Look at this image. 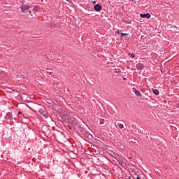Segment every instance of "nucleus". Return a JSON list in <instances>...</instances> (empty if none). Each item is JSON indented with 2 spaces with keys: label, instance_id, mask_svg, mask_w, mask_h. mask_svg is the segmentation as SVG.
I'll use <instances>...</instances> for the list:
<instances>
[{
  "label": "nucleus",
  "instance_id": "1",
  "mask_svg": "<svg viewBox=\"0 0 179 179\" xmlns=\"http://www.w3.org/2000/svg\"><path fill=\"white\" fill-rule=\"evenodd\" d=\"M20 8H21V12H22V13H27L29 9H30V6L22 4L21 5Z\"/></svg>",
  "mask_w": 179,
  "mask_h": 179
},
{
  "label": "nucleus",
  "instance_id": "2",
  "mask_svg": "<svg viewBox=\"0 0 179 179\" xmlns=\"http://www.w3.org/2000/svg\"><path fill=\"white\" fill-rule=\"evenodd\" d=\"M39 114L43 115L44 118H48V113H47V110H45L44 108L39 109Z\"/></svg>",
  "mask_w": 179,
  "mask_h": 179
},
{
  "label": "nucleus",
  "instance_id": "3",
  "mask_svg": "<svg viewBox=\"0 0 179 179\" xmlns=\"http://www.w3.org/2000/svg\"><path fill=\"white\" fill-rule=\"evenodd\" d=\"M64 117L67 121H71V122L75 121V117H73V116H72V115H71L70 113H66L64 115Z\"/></svg>",
  "mask_w": 179,
  "mask_h": 179
},
{
  "label": "nucleus",
  "instance_id": "4",
  "mask_svg": "<svg viewBox=\"0 0 179 179\" xmlns=\"http://www.w3.org/2000/svg\"><path fill=\"white\" fill-rule=\"evenodd\" d=\"M136 66L138 71H143V69H145V65L142 63H138Z\"/></svg>",
  "mask_w": 179,
  "mask_h": 179
},
{
  "label": "nucleus",
  "instance_id": "5",
  "mask_svg": "<svg viewBox=\"0 0 179 179\" xmlns=\"http://www.w3.org/2000/svg\"><path fill=\"white\" fill-rule=\"evenodd\" d=\"M5 120H10V121H12V120H13V117H12V113H7L5 116Z\"/></svg>",
  "mask_w": 179,
  "mask_h": 179
},
{
  "label": "nucleus",
  "instance_id": "6",
  "mask_svg": "<svg viewBox=\"0 0 179 179\" xmlns=\"http://www.w3.org/2000/svg\"><path fill=\"white\" fill-rule=\"evenodd\" d=\"M94 9L96 10V12H100V10H101V6L99 4H96L94 6Z\"/></svg>",
  "mask_w": 179,
  "mask_h": 179
},
{
  "label": "nucleus",
  "instance_id": "7",
  "mask_svg": "<svg viewBox=\"0 0 179 179\" xmlns=\"http://www.w3.org/2000/svg\"><path fill=\"white\" fill-rule=\"evenodd\" d=\"M140 16L141 17H146L147 19H150L152 15L149 13H147L145 14H141Z\"/></svg>",
  "mask_w": 179,
  "mask_h": 179
},
{
  "label": "nucleus",
  "instance_id": "8",
  "mask_svg": "<svg viewBox=\"0 0 179 179\" xmlns=\"http://www.w3.org/2000/svg\"><path fill=\"white\" fill-rule=\"evenodd\" d=\"M116 160H117L118 163L120 164L122 167H124V166H125V164L124 163V160H122V159H121V157H117L116 159Z\"/></svg>",
  "mask_w": 179,
  "mask_h": 179
},
{
  "label": "nucleus",
  "instance_id": "9",
  "mask_svg": "<svg viewBox=\"0 0 179 179\" xmlns=\"http://www.w3.org/2000/svg\"><path fill=\"white\" fill-rule=\"evenodd\" d=\"M152 92L156 96H159V94H160V92H159V90L157 89H152Z\"/></svg>",
  "mask_w": 179,
  "mask_h": 179
},
{
  "label": "nucleus",
  "instance_id": "10",
  "mask_svg": "<svg viewBox=\"0 0 179 179\" xmlns=\"http://www.w3.org/2000/svg\"><path fill=\"white\" fill-rule=\"evenodd\" d=\"M34 12H38L40 10V7L35 6L33 8Z\"/></svg>",
  "mask_w": 179,
  "mask_h": 179
},
{
  "label": "nucleus",
  "instance_id": "11",
  "mask_svg": "<svg viewBox=\"0 0 179 179\" xmlns=\"http://www.w3.org/2000/svg\"><path fill=\"white\" fill-rule=\"evenodd\" d=\"M136 96H138V97H142V94L139 90H137V92H135Z\"/></svg>",
  "mask_w": 179,
  "mask_h": 179
},
{
  "label": "nucleus",
  "instance_id": "12",
  "mask_svg": "<svg viewBox=\"0 0 179 179\" xmlns=\"http://www.w3.org/2000/svg\"><path fill=\"white\" fill-rule=\"evenodd\" d=\"M117 126L120 129H124V124L121 123H117Z\"/></svg>",
  "mask_w": 179,
  "mask_h": 179
},
{
  "label": "nucleus",
  "instance_id": "13",
  "mask_svg": "<svg viewBox=\"0 0 179 179\" xmlns=\"http://www.w3.org/2000/svg\"><path fill=\"white\" fill-rule=\"evenodd\" d=\"M129 57H130V58H135V54L130 53V54H129Z\"/></svg>",
  "mask_w": 179,
  "mask_h": 179
},
{
  "label": "nucleus",
  "instance_id": "14",
  "mask_svg": "<svg viewBox=\"0 0 179 179\" xmlns=\"http://www.w3.org/2000/svg\"><path fill=\"white\" fill-rule=\"evenodd\" d=\"M138 90H136V88H135V87H133L132 88V92H134V93H135V92H136Z\"/></svg>",
  "mask_w": 179,
  "mask_h": 179
},
{
  "label": "nucleus",
  "instance_id": "15",
  "mask_svg": "<svg viewBox=\"0 0 179 179\" xmlns=\"http://www.w3.org/2000/svg\"><path fill=\"white\" fill-rule=\"evenodd\" d=\"M27 12L29 13L30 16H33V13H31V10H29Z\"/></svg>",
  "mask_w": 179,
  "mask_h": 179
},
{
  "label": "nucleus",
  "instance_id": "16",
  "mask_svg": "<svg viewBox=\"0 0 179 179\" xmlns=\"http://www.w3.org/2000/svg\"><path fill=\"white\" fill-rule=\"evenodd\" d=\"M122 36H128V34L121 33V37H122Z\"/></svg>",
  "mask_w": 179,
  "mask_h": 179
},
{
  "label": "nucleus",
  "instance_id": "17",
  "mask_svg": "<svg viewBox=\"0 0 179 179\" xmlns=\"http://www.w3.org/2000/svg\"><path fill=\"white\" fill-rule=\"evenodd\" d=\"M67 2H69V3H71V2H72V0H66Z\"/></svg>",
  "mask_w": 179,
  "mask_h": 179
},
{
  "label": "nucleus",
  "instance_id": "18",
  "mask_svg": "<svg viewBox=\"0 0 179 179\" xmlns=\"http://www.w3.org/2000/svg\"><path fill=\"white\" fill-rule=\"evenodd\" d=\"M20 114H22V112L19 111L18 112V115H20Z\"/></svg>",
  "mask_w": 179,
  "mask_h": 179
},
{
  "label": "nucleus",
  "instance_id": "19",
  "mask_svg": "<svg viewBox=\"0 0 179 179\" xmlns=\"http://www.w3.org/2000/svg\"><path fill=\"white\" fill-rule=\"evenodd\" d=\"M92 3L94 5V3H96V1H92Z\"/></svg>",
  "mask_w": 179,
  "mask_h": 179
},
{
  "label": "nucleus",
  "instance_id": "20",
  "mask_svg": "<svg viewBox=\"0 0 179 179\" xmlns=\"http://www.w3.org/2000/svg\"><path fill=\"white\" fill-rule=\"evenodd\" d=\"M176 107H178V108H179V103H178V104L176 105Z\"/></svg>",
  "mask_w": 179,
  "mask_h": 179
},
{
  "label": "nucleus",
  "instance_id": "21",
  "mask_svg": "<svg viewBox=\"0 0 179 179\" xmlns=\"http://www.w3.org/2000/svg\"><path fill=\"white\" fill-rule=\"evenodd\" d=\"M136 179H141V178H140V177H138V176H137Z\"/></svg>",
  "mask_w": 179,
  "mask_h": 179
},
{
  "label": "nucleus",
  "instance_id": "22",
  "mask_svg": "<svg viewBox=\"0 0 179 179\" xmlns=\"http://www.w3.org/2000/svg\"><path fill=\"white\" fill-rule=\"evenodd\" d=\"M48 73L49 75H51V72H48Z\"/></svg>",
  "mask_w": 179,
  "mask_h": 179
},
{
  "label": "nucleus",
  "instance_id": "23",
  "mask_svg": "<svg viewBox=\"0 0 179 179\" xmlns=\"http://www.w3.org/2000/svg\"><path fill=\"white\" fill-rule=\"evenodd\" d=\"M123 79H124V80H127V78H124Z\"/></svg>",
  "mask_w": 179,
  "mask_h": 179
},
{
  "label": "nucleus",
  "instance_id": "24",
  "mask_svg": "<svg viewBox=\"0 0 179 179\" xmlns=\"http://www.w3.org/2000/svg\"><path fill=\"white\" fill-rule=\"evenodd\" d=\"M101 124H103V123H101Z\"/></svg>",
  "mask_w": 179,
  "mask_h": 179
}]
</instances>
